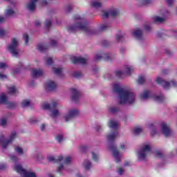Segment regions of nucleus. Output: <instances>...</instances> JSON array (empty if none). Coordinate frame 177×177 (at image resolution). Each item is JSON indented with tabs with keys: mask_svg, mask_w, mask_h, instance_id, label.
I'll list each match as a JSON object with an SVG mask.
<instances>
[{
	"mask_svg": "<svg viewBox=\"0 0 177 177\" xmlns=\"http://www.w3.org/2000/svg\"><path fill=\"white\" fill-rule=\"evenodd\" d=\"M80 30L83 32H88L89 35L97 34L95 30L91 29L89 24L86 20H83L81 22H76L74 26H71L68 28V32H77Z\"/></svg>",
	"mask_w": 177,
	"mask_h": 177,
	"instance_id": "nucleus-2",
	"label": "nucleus"
},
{
	"mask_svg": "<svg viewBox=\"0 0 177 177\" xmlns=\"http://www.w3.org/2000/svg\"><path fill=\"white\" fill-rule=\"evenodd\" d=\"M109 24H104L100 26V31H106V30H107V28H109Z\"/></svg>",
	"mask_w": 177,
	"mask_h": 177,
	"instance_id": "nucleus-36",
	"label": "nucleus"
},
{
	"mask_svg": "<svg viewBox=\"0 0 177 177\" xmlns=\"http://www.w3.org/2000/svg\"><path fill=\"white\" fill-rule=\"evenodd\" d=\"M37 1L38 0H30V3L27 6L30 12H34V10H35V8H37V5L35 3H37Z\"/></svg>",
	"mask_w": 177,
	"mask_h": 177,
	"instance_id": "nucleus-21",
	"label": "nucleus"
},
{
	"mask_svg": "<svg viewBox=\"0 0 177 177\" xmlns=\"http://www.w3.org/2000/svg\"><path fill=\"white\" fill-rule=\"evenodd\" d=\"M91 5L92 8H94L95 9H99V8H102V3L98 2V1H92L91 3Z\"/></svg>",
	"mask_w": 177,
	"mask_h": 177,
	"instance_id": "nucleus-27",
	"label": "nucleus"
},
{
	"mask_svg": "<svg viewBox=\"0 0 177 177\" xmlns=\"http://www.w3.org/2000/svg\"><path fill=\"white\" fill-rule=\"evenodd\" d=\"M17 135V134L16 131H12L11 133V135L10 136L8 140H6L5 138V136L1 135L0 136V145L1 146L2 149H6V147H8V146H9V145H10V143H12V142H13V140H15V139H16Z\"/></svg>",
	"mask_w": 177,
	"mask_h": 177,
	"instance_id": "nucleus-3",
	"label": "nucleus"
},
{
	"mask_svg": "<svg viewBox=\"0 0 177 177\" xmlns=\"http://www.w3.org/2000/svg\"><path fill=\"white\" fill-rule=\"evenodd\" d=\"M108 127L111 128V129H115L117 131V129L118 128V123L114 120H110L108 123Z\"/></svg>",
	"mask_w": 177,
	"mask_h": 177,
	"instance_id": "nucleus-22",
	"label": "nucleus"
},
{
	"mask_svg": "<svg viewBox=\"0 0 177 177\" xmlns=\"http://www.w3.org/2000/svg\"><path fill=\"white\" fill-rule=\"evenodd\" d=\"M93 156V160L95 161H97V155L94 152H91Z\"/></svg>",
	"mask_w": 177,
	"mask_h": 177,
	"instance_id": "nucleus-61",
	"label": "nucleus"
},
{
	"mask_svg": "<svg viewBox=\"0 0 177 177\" xmlns=\"http://www.w3.org/2000/svg\"><path fill=\"white\" fill-rule=\"evenodd\" d=\"M19 66H20V68H16L15 69H14V71H13L14 74H17V73H20V69L23 68V64H21V62H20Z\"/></svg>",
	"mask_w": 177,
	"mask_h": 177,
	"instance_id": "nucleus-42",
	"label": "nucleus"
},
{
	"mask_svg": "<svg viewBox=\"0 0 177 177\" xmlns=\"http://www.w3.org/2000/svg\"><path fill=\"white\" fill-rule=\"evenodd\" d=\"M57 88V84L52 80H48L46 83V91H55Z\"/></svg>",
	"mask_w": 177,
	"mask_h": 177,
	"instance_id": "nucleus-15",
	"label": "nucleus"
},
{
	"mask_svg": "<svg viewBox=\"0 0 177 177\" xmlns=\"http://www.w3.org/2000/svg\"><path fill=\"white\" fill-rule=\"evenodd\" d=\"M23 38L25 40V44L27 45L28 44V41L30 39L28 35L24 34L23 36Z\"/></svg>",
	"mask_w": 177,
	"mask_h": 177,
	"instance_id": "nucleus-43",
	"label": "nucleus"
},
{
	"mask_svg": "<svg viewBox=\"0 0 177 177\" xmlns=\"http://www.w3.org/2000/svg\"><path fill=\"white\" fill-rule=\"evenodd\" d=\"M144 28H145V31H147V32H149V31L150 30H151V26H150L149 24H146L144 26Z\"/></svg>",
	"mask_w": 177,
	"mask_h": 177,
	"instance_id": "nucleus-52",
	"label": "nucleus"
},
{
	"mask_svg": "<svg viewBox=\"0 0 177 177\" xmlns=\"http://www.w3.org/2000/svg\"><path fill=\"white\" fill-rule=\"evenodd\" d=\"M154 99L156 102H159L160 103H162L164 100H165V97H164V95H160L159 96L154 97Z\"/></svg>",
	"mask_w": 177,
	"mask_h": 177,
	"instance_id": "nucleus-31",
	"label": "nucleus"
},
{
	"mask_svg": "<svg viewBox=\"0 0 177 177\" xmlns=\"http://www.w3.org/2000/svg\"><path fill=\"white\" fill-rule=\"evenodd\" d=\"M56 106H57V102L56 101H53L51 106L48 103H44L43 104V109H44V110L52 111L53 109H56Z\"/></svg>",
	"mask_w": 177,
	"mask_h": 177,
	"instance_id": "nucleus-19",
	"label": "nucleus"
},
{
	"mask_svg": "<svg viewBox=\"0 0 177 177\" xmlns=\"http://www.w3.org/2000/svg\"><path fill=\"white\" fill-rule=\"evenodd\" d=\"M1 125H2V127H5V125H6V119H1Z\"/></svg>",
	"mask_w": 177,
	"mask_h": 177,
	"instance_id": "nucleus-62",
	"label": "nucleus"
},
{
	"mask_svg": "<svg viewBox=\"0 0 177 177\" xmlns=\"http://www.w3.org/2000/svg\"><path fill=\"white\" fill-rule=\"evenodd\" d=\"M174 1L175 0H166L168 6H172V5H174Z\"/></svg>",
	"mask_w": 177,
	"mask_h": 177,
	"instance_id": "nucleus-57",
	"label": "nucleus"
},
{
	"mask_svg": "<svg viewBox=\"0 0 177 177\" xmlns=\"http://www.w3.org/2000/svg\"><path fill=\"white\" fill-rule=\"evenodd\" d=\"M6 34V31L3 29H0V37H3Z\"/></svg>",
	"mask_w": 177,
	"mask_h": 177,
	"instance_id": "nucleus-58",
	"label": "nucleus"
},
{
	"mask_svg": "<svg viewBox=\"0 0 177 177\" xmlns=\"http://www.w3.org/2000/svg\"><path fill=\"white\" fill-rule=\"evenodd\" d=\"M153 19L154 23H156V24H161L165 21V18L160 17L158 16H155L153 17Z\"/></svg>",
	"mask_w": 177,
	"mask_h": 177,
	"instance_id": "nucleus-24",
	"label": "nucleus"
},
{
	"mask_svg": "<svg viewBox=\"0 0 177 177\" xmlns=\"http://www.w3.org/2000/svg\"><path fill=\"white\" fill-rule=\"evenodd\" d=\"M62 169H64V166L63 165V164H61L60 166L57 168V172L62 175Z\"/></svg>",
	"mask_w": 177,
	"mask_h": 177,
	"instance_id": "nucleus-53",
	"label": "nucleus"
},
{
	"mask_svg": "<svg viewBox=\"0 0 177 177\" xmlns=\"http://www.w3.org/2000/svg\"><path fill=\"white\" fill-rule=\"evenodd\" d=\"M117 136H118V131H115L112 134L108 135L107 136V139L110 142H113V140H114L115 139V138H117Z\"/></svg>",
	"mask_w": 177,
	"mask_h": 177,
	"instance_id": "nucleus-23",
	"label": "nucleus"
},
{
	"mask_svg": "<svg viewBox=\"0 0 177 177\" xmlns=\"http://www.w3.org/2000/svg\"><path fill=\"white\" fill-rule=\"evenodd\" d=\"M141 99H147L149 97V91H145L142 94L140 95Z\"/></svg>",
	"mask_w": 177,
	"mask_h": 177,
	"instance_id": "nucleus-37",
	"label": "nucleus"
},
{
	"mask_svg": "<svg viewBox=\"0 0 177 177\" xmlns=\"http://www.w3.org/2000/svg\"><path fill=\"white\" fill-rule=\"evenodd\" d=\"M142 129L139 128V127H136L133 131V133H134V135H139V133H140V132H142Z\"/></svg>",
	"mask_w": 177,
	"mask_h": 177,
	"instance_id": "nucleus-41",
	"label": "nucleus"
},
{
	"mask_svg": "<svg viewBox=\"0 0 177 177\" xmlns=\"http://www.w3.org/2000/svg\"><path fill=\"white\" fill-rule=\"evenodd\" d=\"M133 70H135L133 66H127L126 68V71H125L126 75H131V73H133Z\"/></svg>",
	"mask_w": 177,
	"mask_h": 177,
	"instance_id": "nucleus-28",
	"label": "nucleus"
},
{
	"mask_svg": "<svg viewBox=\"0 0 177 177\" xmlns=\"http://www.w3.org/2000/svg\"><path fill=\"white\" fill-rule=\"evenodd\" d=\"M73 77H75V78H80V77H82V73H81V72H75L73 73Z\"/></svg>",
	"mask_w": 177,
	"mask_h": 177,
	"instance_id": "nucleus-44",
	"label": "nucleus"
},
{
	"mask_svg": "<svg viewBox=\"0 0 177 177\" xmlns=\"http://www.w3.org/2000/svg\"><path fill=\"white\" fill-rule=\"evenodd\" d=\"M156 82L157 84H159V85H162V86H163V88L165 89H168V88H169V86H171V85H173V86H175L176 85V83L175 82V81L171 80V82H168L164 80H162V78L158 77L156 79Z\"/></svg>",
	"mask_w": 177,
	"mask_h": 177,
	"instance_id": "nucleus-7",
	"label": "nucleus"
},
{
	"mask_svg": "<svg viewBox=\"0 0 177 177\" xmlns=\"http://www.w3.org/2000/svg\"><path fill=\"white\" fill-rule=\"evenodd\" d=\"M53 63V59H52V57H48L46 59V64L47 66H51V64Z\"/></svg>",
	"mask_w": 177,
	"mask_h": 177,
	"instance_id": "nucleus-47",
	"label": "nucleus"
},
{
	"mask_svg": "<svg viewBox=\"0 0 177 177\" xmlns=\"http://www.w3.org/2000/svg\"><path fill=\"white\" fill-rule=\"evenodd\" d=\"M15 151H16V153H18V154H20V155L24 154V151H23V149H21L19 147H15Z\"/></svg>",
	"mask_w": 177,
	"mask_h": 177,
	"instance_id": "nucleus-32",
	"label": "nucleus"
},
{
	"mask_svg": "<svg viewBox=\"0 0 177 177\" xmlns=\"http://www.w3.org/2000/svg\"><path fill=\"white\" fill-rule=\"evenodd\" d=\"M5 68H6V64L3 62H0V69L5 70Z\"/></svg>",
	"mask_w": 177,
	"mask_h": 177,
	"instance_id": "nucleus-54",
	"label": "nucleus"
},
{
	"mask_svg": "<svg viewBox=\"0 0 177 177\" xmlns=\"http://www.w3.org/2000/svg\"><path fill=\"white\" fill-rule=\"evenodd\" d=\"M109 45H110V43H109V41L104 40L102 41V46H104V48H107L109 46Z\"/></svg>",
	"mask_w": 177,
	"mask_h": 177,
	"instance_id": "nucleus-55",
	"label": "nucleus"
},
{
	"mask_svg": "<svg viewBox=\"0 0 177 177\" xmlns=\"http://www.w3.org/2000/svg\"><path fill=\"white\" fill-rule=\"evenodd\" d=\"M148 153H151V148H150V146L149 145H145L138 152V159L141 160H146V156Z\"/></svg>",
	"mask_w": 177,
	"mask_h": 177,
	"instance_id": "nucleus-5",
	"label": "nucleus"
},
{
	"mask_svg": "<svg viewBox=\"0 0 177 177\" xmlns=\"http://www.w3.org/2000/svg\"><path fill=\"white\" fill-rule=\"evenodd\" d=\"M162 133L165 136V138H168L169 136H171L172 135V131L168 126H167V124L162 123Z\"/></svg>",
	"mask_w": 177,
	"mask_h": 177,
	"instance_id": "nucleus-12",
	"label": "nucleus"
},
{
	"mask_svg": "<svg viewBox=\"0 0 177 177\" xmlns=\"http://www.w3.org/2000/svg\"><path fill=\"white\" fill-rule=\"evenodd\" d=\"M120 15V11H118V10L117 9H113L111 11H109V12H104V14L102 15V19H108L109 16H112V17H117V16H118Z\"/></svg>",
	"mask_w": 177,
	"mask_h": 177,
	"instance_id": "nucleus-13",
	"label": "nucleus"
},
{
	"mask_svg": "<svg viewBox=\"0 0 177 177\" xmlns=\"http://www.w3.org/2000/svg\"><path fill=\"white\" fill-rule=\"evenodd\" d=\"M10 160H12V161H14L15 162H17V157L15 156H10Z\"/></svg>",
	"mask_w": 177,
	"mask_h": 177,
	"instance_id": "nucleus-59",
	"label": "nucleus"
},
{
	"mask_svg": "<svg viewBox=\"0 0 177 177\" xmlns=\"http://www.w3.org/2000/svg\"><path fill=\"white\" fill-rule=\"evenodd\" d=\"M53 70L56 75H62V71H63V68H56L55 67H53Z\"/></svg>",
	"mask_w": 177,
	"mask_h": 177,
	"instance_id": "nucleus-29",
	"label": "nucleus"
},
{
	"mask_svg": "<svg viewBox=\"0 0 177 177\" xmlns=\"http://www.w3.org/2000/svg\"><path fill=\"white\" fill-rule=\"evenodd\" d=\"M15 171L18 174H23L24 177H37V175L34 172H27L26 169H23L21 165L15 166Z\"/></svg>",
	"mask_w": 177,
	"mask_h": 177,
	"instance_id": "nucleus-6",
	"label": "nucleus"
},
{
	"mask_svg": "<svg viewBox=\"0 0 177 177\" xmlns=\"http://www.w3.org/2000/svg\"><path fill=\"white\" fill-rule=\"evenodd\" d=\"M145 81H146V79L144 77V76H140L138 77V80L137 82L140 85H142V84H145Z\"/></svg>",
	"mask_w": 177,
	"mask_h": 177,
	"instance_id": "nucleus-35",
	"label": "nucleus"
},
{
	"mask_svg": "<svg viewBox=\"0 0 177 177\" xmlns=\"http://www.w3.org/2000/svg\"><path fill=\"white\" fill-rule=\"evenodd\" d=\"M56 139H57L58 143H61L62 140H63V135L57 136Z\"/></svg>",
	"mask_w": 177,
	"mask_h": 177,
	"instance_id": "nucleus-51",
	"label": "nucleus"
},
{
	"mask_svg": "<svg viewBox=\"0 0 177 177\" xmlns=\"http://www.w3.org/2000/svg\"><path fill=\"white\" fill-rule=\"evenodd\" d=\"M71 162V158L70 156H67L64 161V164H70Z\"/></svg>",
	"mask_w": 177,
	"mask_h": 177,
	"instance_id": "nucleus-50",
	"label": "nucleus"
},
{
	"mask_svg": "<svg viewBox=\"0 0 177 177\" xmlns=\"http://www.w3.org/2000/svg\"><path fill=\"white\" fill-rule=\"evenodd\" d=\"M28 106H30V101L28 100H24L21 102V107H28Z\"/></svg>",
	"mask_w": 177,
	"mask_h": 177,
	"instance_id": "nucleus-34",
	"label": "nucleus"
},
{
	"mask_svg": "<svg viewBox=\"0 0 177 177\" xmlns=\"http://www.w3.org/2000/svg\"><path fill=\"white\" fill-rule=\"evenodd\" d=\"M71 91L72 93L73 102H75V103H78L80 97H81V92H80L75 88H71Z\"/></svg>",
	"mask_w": 177,
	"mask_h": 177,
	"instance_id": "nucleus-10",
	"label": "nucleus"
},
{
	"mask_svg": "<svg viewBox=\"0 0 177 177\" xmlns=\"http://www.w3.org/2000/svg\"><path fill=\"white\" fill-rule=\"evenodd\" d=\"M78 114H80V113L78 112V110L77 109L70 110L68 112V114L65 116V121L66 122H68L70 120H73V118L77 117Z\"/></svg>",
	"mask_w": 177,
	"mask_h": 177,
	"instance_id": "nucleus-9",
	"label": "nucleus"
},
{
	"mask_svg": "<svg viewBox=\"0 0 177 177\" xmlns=\"http://www.w3.org/2000/svg\"><path fill=\"white\" fill-rule=\"evenodd\" d=\"M12 15H15V10L12 9H8L6 12V16H12Z\"/></svg>",
	"mask_w": 177,
	"mask_h": 177,
	"instance_id": "nucleus-39",
	"label": "nucleus"
},
{
	"mask_svg": "<svg viewBox=\"0 0 177 177\" xmlns=\"http://www.w3.org/2000/svg\"><path fill=\"white\" fill-rule=\"evenodd\" d=\"M102 57H104L105 60H106L107 62H110L111 60V57H110V54L109 53L97 54L94 57V60L95 62L102 60Z\"/></svg>",
	"mask_w": 177,
	"mask_h": 177,
	"instance_id": "nucleus-14",
	"label": "nucleus"
},
{
	"mask_svg": "<svg viewBox=\"0 0 177 177\" xmlns=\"http://www.w3.org/2000/svg\"><path fill=\"white\" fill-rule=\"evenodd\" d=\"M19 46V43L16 39H12L11 41V44L8 45V49L10 52L11 55L15 57H19V48L17 46Z\"/></svg>",
	"mask_w": 177,
	"mask_h": 177,
	"instance_id": "nucleus-4",
	"label": "nucleus"
},
{
	"mask_svg": "<svg viewBox=\"0 0 177 177\" xmlns=\"http://www.w3.org/2000/svg\"><path fill=\"white\" fill-rule=\"evenodd\" d=\"M6 169V165L3 163L0 164V170Z\"/></svg>",
	"mask_w": 177,
	"mask_h": 177,
	"instance_id": "nucleus-63",
	"label": "nucleus"
},
{
	"mask_svg": "<svg viewBox=\"0 0 177 177\" xmlns=\"http://www.w3.org/2000/svg\"><path fill=\"white\" fill-rule=\"evenodd\" d=\"M132 35L134 38L138 39V41H142V39H143V32L142 30H135L132 32Z\"/></svg>",
	"mask_w": 177,
	"mask_h": 177,
	"instance_id": "nucleus-17",
	"label": "nucleus"
},
{
	"mask_svg": "<svg viewBox=\"0 0 177 177\" xmlns=\"http://www.w3.org/2000/svg\"><path fill=\"white\" fill-rule=\"evenodd\" d=\"M113 92L119 95V104H125V103H133L135 102V94L128 91H124L122 88L120 87L118 84L113 86Z\"/></svg>",
	"mask_w": 177,
	"mask_h": 177,
	"instance_id": "nucleus-1",
	"label": "nucleus"
},
{
	"mask_svg": "<svg viewBox=\"0 0 177 177\" xmlns=\"http://www.w3.org/2000/svg\"><path fill=\"white\" fill-rule=\"evenodd\" d=\"M44 26H45L46 28H49L50 27V26H52V21H50L49 19H46L44 23Z\"/></svg>",
	"mask_w": 177,
	"mask_h": 177,
	"instance_id": "nucleus-38",
	"label": "nucleus"
},
{
	"mask_svg": "<svg viewBox=\"0 0 177 177\" xmlns=\"http://www.w3.org/2000/svg\"><path fill=\"white\" fill-rule=\"evenodd\" d=\"M149 129H151V136H154V135L157 134V128L154 126L153 124H149Z\"/></svg>",
	"mask_w": 177,
	"mask_h": 177,
	"instance_id": "nucleus-25",
	"label": "nucleus"
},
{
	"mask_svg": "<svg viewBox=\"0 0 177 177\" xmlns=\"http://www.w3.org/2000/svg\"><path fill=\"white\" fill-rule=\"evenodd\" d=\"M115 75L118 78H121L122 77V71H117L115 72Z\"/></svg>",
	"mask_w": 177,
	"mask_h": 177,
	"instance_id": "nucleus-48",
	"label": "nucleus"
},
{
	"mask_svg": "<svg viewBox=\"0 0 177 177\" xmlns=\"http://www.w3.org/2000/svg\"><path fill=\"white\" fill-rule=\"evenodd\" d=\"M0 104H8V106H10V109H13L15 107V103H8V97L5 95V93H3L0 96Z\"/></svg>",
	"mask_w": 177,
	"mask_h": 177,
	"instance_id": "nucleus-11",
	"label": "nucleus"
},
{
	"mask_svg": "<svg viewBox=\"0 0 177 177\" xmlns=\"http://www.w3.org/2000/svg\"><path fill=\"white\" fill-rule=\"evenodd\" d=\"M37 49L39 52H45V50H46V49H48V46H46L45 44H39L37 46Z\"/></svg>",
	"mask_w": 177,
	"mask_h": 177,
	"instance_id": "nucleus-26",
	"label": "nucleus"
},
{
	"mask_svg": "<svg viewBox=\"0 0 177 177\" xmlns=\"http://www.w3.org/2000/svg\"><path fill=\"white\" fill-rule=\"evenodd\" d=\"M88 147H86V146L83 145L82 147H80V151H81V153H85Z\"/></svg>",
	"mask_w": 177,
	"mask_h": 177,
	"instance_id": "nucleus-49",
	"label": "nucleus"
},
{
	"mask_svg": "<svg viewBox=\"0 0 177 177\" xmlns=\"http://www.w3.org/2000/svg\"><path fill=\"white\" fill-rule=\"evenodd\" d=\"M59 115V111L57 109H55L52 111V117H57Z\"/></svg>",
	"mask_w": 177,
	"mask_h": 177,
	"instance_id": "nucleus-46",
	"label": "nucleus"
},
{
	"mask_svg": "<svg viewBox=\"0 0 177 177\" xmlns=\"http://www.w3.org/2000/svg\"><path fill=\"white\" fill-rule=\"evenodd\" d=\"M47 160L50 162H55L57 164H60V162H62V161H63V156H59L58 157V158H55L54 156H48L47 158Z\"/></svg>",
	"mask_w": 177,
	"mask_h": 177,
	"instance_id": "nucleus-20",
	"label": "nucleus"
},
{
	"mask_svg": "<svg viewBox=\"0 0 177 177\" xmlns=\"http://www.w3.org/2000/svg\"><path fill=\"white\" fill-rule=\"evenodd\" d=\"M91 167H92V163L89 160H85L84 161V168L87 171H89L91 169Z\"/></svg>",
	"mask_w": 177,
	"mask_h": 177,
	"instance_id": "nucleus-30",
	"label": "nucleus"
},
{
	"mask_svg": "<svg viewBox=\"0 0 177 177\" xmlns=\"http://www.w3.org/2000/svg\"><path fill=\"white\" fill-rule=\"evenodd\" d=\"M73 10V6L72 5H68L66 6V13H70L71 10Z\"/></svg>",
	"mask_w": 177,
	"mask_h": 177,
	"instance_id": "nucleus-45",
	"label": "nucleus"
},
{
	"mask_svg": "<svg viewBox=\"0 0 177 177\" xmlns=\"http://www.w3.org/2000/svg\"><path fill=\"white\" fill-rule=\"evenodd\" d=\"M118 110H120V109H118V107H117V106H113V107H111V108H110L109 111H110L111 113H118Z\"/></svg>",
	"mask_w": 177,
	"mask_h": 177,
	"instance_id": "nucleus-40",
	"label": "nucleus"
},
{
	"mask_svg": "<svg viewBox=\"0 0 177 177\" xmlns=\"http://www.w3.org/2000/svg\"><path fill=\"white\" fill-rule=\"evenodd\" d=\"M71 62L73 63V64H77V63H80V64H85L86 63V59L84 57H73L71 58Z\"/></svg>",
	"mask_w": 177,
	"mask_h": 177,
	"instance_id": "nucleus-16",
	"label": "nucleus"
},
{
	"mask_svg": "<svg viewBox=\"0 0 177 177\" xmlns=\"http://www.w3.org/2000/svg\"><path fill=\"white\" fill-rule=\"evenodd\" d=\"M109 150L113 153V157H115V162H120V161H121V158L120 157V152L117 150V147L115 145H111Z\"/></svg>",
	"mask_w": 177,
	"mask_h": 177,
	"instance_id": "nucleus-8",
	"label": "nucleus"
},
{
	"mask_svg": "<svg viewBox=\"0 0 177 177\" xmlns=\"http://www.w3.org/2000/svg\"><path fill=\"white\" fill-rule=\"evenodd\" d=\"M118 172L119 175H122V173L124 172V169H122V167H120L118 170Z\"/></svg>",
	"mask_w": 177,
	"mask_h": 177,
	"instance_id": "nucleus-64",
	"label": "nucleus"
},
{
	"mask_svg": "<svg viewBox=\"0 0 177 177\" xmlns=\"http://www.w3.org/2000/svg\"><path fill=\"white\" fill-rule=\"evenodd\" d=\"M6 78H8L6 75H3L2 73H0V80H6Z\"/></svg>",
	"mask_w": 177,
	"mask_h": 177,
	"instance_id": "nucleus-60",
	"label": "nucleus"
},
{
	"mask_svg": "<svg viewBox=\"0 0 177 177\" xmlns=\"http://www.w3.org/2000/svg\"><path fill=\"white\" fill-rule=\"evenodd\" d=\"M44 75V71L41 69H32V78H38V77H42Z\"/></svg>",
	"mask_w": 177,
	"mask_h": 177,
	"instance_id": "nucleus-18",
	"label": "nucleus"
},
{
	"mask_svg": "<svg viewBox=\"0 0 177 177\" xmlns=\"http://www.w3.org/2000/svg\"><path fill=\"white\" fill-rule=\"evenodd\" d=\"M151 3V0H144L142 1V5H150Z\"/></svg>",
	"mask_w": 177,
	"mask_h": 177,
	"instance_id": "nucleus-56",
	"label": "nucleus"
},
{
	"mask_svg": "<svg viewBox=\"0 0 177 177\" xmlns=\"http://www.w3.org/2000/svg\"><path fill=\"white\" fill-rule=\"evenodd\" d=\"M9 93L11 95H14V93H16L17 92V90L16 89V87L15 86H12L8 88Z\"/></svg>",
	"mask_w": 177,
	"mask_h": 177,
	"instance_id": "nucleus-33",
	"label": "nucleus"
}]
</instances>
